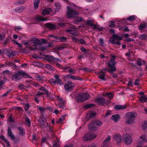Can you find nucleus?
Segmentation results:
<instances>
[{
  "instance_id": "obj_1",
  "label": "nucleus",
  "mask_w": 147,
  "mask_h": 147,
  "mask_svg": "<svg viewBox=\"0 0 147 147\" xmlns=\"http://www.w3.org/2000/svg\"><path fill=\"white\" fill-rule=\"evenodd\" d=\"M30 76L26 74L24 71L22 70L18 71L12 74L11 79L14 81H17L20 80L21 78H28Z\"/></svg>"
},
{
  "instance_id": "obj_2",
  "label": "nucleus",
  "mask_w": 147,
  "mask_h": 147,
  "mask_svg": "<svg viewBox=\"0 0 147 147\" xmlns=\"http://www.w3.org/2000/svg\"><path fill=\"white\" fill-rule=\"evenodd\" d=\"M81 7L74 4V24H78L80 22H83L84 21V18L82 17L79 16V13L78 11L80 9Z\"/></svg>"
},
{
  "instance_id": "obj_3",
  "label": "nucleus",
  "mask_w": 147,
  "mask_h": 147,
  "mask_svg": "<svg viewBox=\"0 0 147 147\" xmlns=\"http://www.w3.org/2000/svg\"><path fill=\"white\" fill-rule=\"evenodd\" d=\"M137 116V115L136 113L134 112H129L127 113L126 114V117L127 119L126 123L127 124L133 123Z\"/></svg>"
},
{
  "instance_id": "obj_4",
  "label": "nucleus",
  "mask_w": 147,
  "mask_h": 147,
  "mask_svg": "<svg viewBox=\"0 0 147 147\" xmlns=\"http://www.w3.org/2000/svg\"><path fill=\"white\" fill-rule=\"evenodd\" d=\"M90 98V96L88 93H84L80 94L77 96L76 100L78 102H83L85 100Z\"/></svg>"
},
{
  "instance_id": "obj_5",
  "label": "nucleus",
  "mask_w": 147,
  "mask_h": 147,
  "mask_svg": "<svg viewBox=\"0 0 147 147\" xmlns=\"http://www.w3.org/2000/svg\"><path fill=\"white\" fill-rule=\"evenodd\" d=\"M79 33L77 31L74 30V42L81 44L87 45L85 40L82 38L80 39L79 37L78 36L79 35Z\"/></svg>"
},
{
  "instance_id": "obj_6",
  "label": "nucleus",
  "mask_w": 147,
  "mask_h": 147,
  "mask_svg": "<svg viewBox=\"0 0 147 147\" xmlns=\"http://www.w3.org/2000/svg\"><path fill=\"white\" fill-rule=\"evenodd\" d=\"M96 137V134L92 133H88L85 134L83 136V140L85 141L90 140L95 138Z\"/></svg>"
},
{
  "instance_id": "obj_7",
  "label": "nucleus",
  "mask_w": 147,
  "mask_h": 147,
  "mask_svg": "<svg viewBox=\"0 0 147 147\" xmlns=\"http://www.w3.org/2000/svg\"><path fill=\"white\" fill-rule=\"evenodd\" d=\"M124 142L127 145H129L132 142V138L129 135L126 134L124 137Z\"/></svg>"
},
{
  "instance_id": "obj_8",
  "label": "nucleus",
  "mask_w": 147,
  "mask_h": 147,
  "mask_svg": "<svg viewBox=\"0 0 147 147\" xmlns=\"http://www.w3.org/2000/svg\"><path fill=\"white\" fill-rule=\"evenodd\" d=\"M97 104L100 106H103L104 103H106L107 101L103 98H98L96 100Z\"/></svg>"
},
{
  "instance_id": "obj_9",
  "label": "nucleus",
  "mask_w": 147,
  "mask_h": 147,
  "mask_svg": "<svg viewBox=\"0 0 147 147\" xmlns=\"http://www.w3.org/2000/svg\"><path fill=\"white\" fill-rule=\"evenodd\" d=\"M73 84V83L69 81L67 83H66L65 84L64 88L67 91H71L73 90V87L72 86Z\"/></svg>"
},
{
  "instance_id": "obj_10",
  "label": "nucleus",
  "mask_w": 147,
  "mask_h": 147,
  "mask_svg": "<svg viewBox=\"0 0 147 147\" xmlns=\"http://www.w3.org/2000/svg\"><path fill=\"white\" fill-rule=\"evenodd\" d=\"M45 57L46 60L49 63H51L52 64H55V58L54 57L49 55H47Z\"/></svg>"
},
{
  "instance_id": "obj_11",
  "label": "nucleus",
  "mask_w": 147,
  "mask_h": 147,
  "mask_svg": "<svg viewBox=\"0 0 147 147\" xmlns=\"http://www.w3.org/2000/svg\"><path fill=\"white\" fill-rule=\"evenodd\" d=\"M117 62L114 61L113 59H111L109 62L108 63V67L112 69L115 68V71H116V68L115 67V65L117 63Z\"/></svg>"
},
{
  "instance_id": "obj_12",
  "label": "nucleus",
  "mask_w": 147,
  "mask_h": 147,
  "mask_svg": "<svg viewBox=\"0 0 147 147\" xmlns=\"http://www.w3.org/2000/svg\"><path fill=\"white\" fill-rule=\"evenodd\" d=\"M7 136H8L10 137L12 140H14L16 139V137L14 135H13V133L9 127H8Z\"/></svg>"
},
{
  "instance_id": "obj_13",
  "label": "nucleus",
  "mask_w": 147,
  "mask_h": 147,
  "mask_svg": "<svg viewBox=\"0 0 147 147\" xmlns=\"http://www.w3.org/2000/svg\"><path fill=\"white\" fill-rule=\"evenodd\" d=\"M67 7L68 10L67 13V18H70L72 16H74V10L68 6H67Z\"/></svg>"
},
{
  "instance_id": "obj_14",
  "label": "nucleus",
  "mask_w": 147,
  "mask_h": 147,
  "mask_svg": "<svg viewBox=\"0 0 147 147\" xmlns=\"http://www.w3.org/2000/svg\"><path fill=\"white\" fill-rule=\"evenodd\" d=\"M113 138L116 141L117 144L120 143L121 141V136L119 134L113 135Z\"/></svg>"
},
{
  "instance_id": "obj_15",
  "label": "nucleus",
  "mask_w": 147,
  "mask_h": 147,
  "mask_svg": "<svg viewBox=\"0 0 147 147\" xmlns=\"http://www.w3.org/2000/svg\"><path fill=\"white\" fill-rule=\"evenodd\" d=\"M94 123V121H92L89 124L88 126L89 129L91 131H94L96 129L97 127Z\"/></svg>"
},
{
  "instance_id": "obj_16",
  "label": "nucleus",
  "mask_w": 147,
  "mask_h": 147,
  "mask_svg": "<svg viewBox=\"0 0 147 147\" xmlns=\"http://www.w3.org/2000/svg\"><path fill=\"white\" fill-rule=\"evenodd\" d=\"M127 108V106L126 105H115L114 108L117 111L124 109Z\"/></svg>"
},
{
  "instance_id": "obj_17",
  "label": "nucleus",
  "mask_w": 147,
  "mask_h": 147,
  "mask_svg": "<svg viewBox=\"0 0 147 147\" xmlns=\"http://www.w3.org/2000/svg\"><path fill=\"white\" fill-rule=\"evenodd\" d=\"M45 26L47 28L50 29H53L56 28V26L55 25L51 24L50 23H46L45 25Z\"/></svg>"
},
{
  "instance_id": "obj_18",
  "label": "nucleus",
  "mask_w": 147,
  "mask_h": 147,
  "mask_svg": "<svg viewBox=\"0 0 147 147\" xmlns=\"http://www.w3.org/2000/svg\"><path fill=\"white\" fill-rule=\"evenodd\" d=\"M51 11H52V10L51 8H45L43 10L42 12V14L43 15H45L46 14H49Z\"/></svg>"
},
{
  "instance_id": "obj_19",
  "label": "nucleus",
  "mask_w": 147,
  "mask_h": 147,
  "mask_svg": "<svg viewBox=\"0 0 147 147\" xmlns=\"http://www.w3.org/2000/svg\"><path fill=\"white\" fill-rule=\"evenodd\" d=\"M120 115L118 114L113 115L111 117L112 119L115 122L117 121L120 119Z\"/></svg>"
},
{
  "instance_id": "obj_20",
  "label": "nucleus",
  "mask_w": 147,
  "mask_h": 147,
  "mask_svg": "<svg viewBox=\"0 0 147 147\" xmlns=\"http://www.w3.org/2000/svg\"><path fill=\"white\" fill-rule=\"evenodd\" d=\"M0 139L1 140L4 141L5 142L7 143V145L6 146L7 147H9L10 144L9 143V141L7 139H6L4 136L3 135H1L0 136Z\"/></svg>"
},
{
  "instance_id": "obj_21",
  "label": "nucleus",
  "mask_w": 147,
  "mask_h": 147,
  "mask_svg": "<svg viewBox=\"0 0 147 147\" xmlns=\"http://www.w3.org/2000/svg\"><path fill=\"white\" fill-rule=\"evenodd\" d=\"M102 70L104 71H107L109 73L112 74H113V72L115 71V68L112 69L111 68L107 69V67H105L102 69Z\"/></svg>"
},
{
  "instance_id": "obj_22",
  "label": "nucleus",
  "mask_w": 147,
  "mask_h": 147,
  "mask_svg": "<svg viewBox=\"0 0 147 147\" xmlns=\"http://www.w3.org/2000/svg\"><path fill=\"white\" fill-rule=\"evenodd\" d=\"M40 0H34L33 3L34 9H37L38 7V5L40 2Z\"/></svg>"
},
{
  "instance_id": "obj_23",
  "label": "nucleus",
  "mask_w": 147,
  "mask_h": 147,
  "mask_svg": "<svg viewBox=\"0 0 147 147\" xmlns=\"http://www.w3.org/2000/svg\"><path fill=\"white\" fill-rule=\"evenodd\" d=\"M92 27L91 28L94 30H97L99 31H101L102 30V28H99L98 27V26L95 24H93L92 26H91Z\"/></svg>"
},
{
  "instance_id": "obj_24",
  "label": "nucleus",
  "mask_w": 147,
  "mask_h": 147,
  "mask_svg": "<svg viewBox=\"0 0 147 147\" xmlns=\"http://www.w3.org/2000/svg\"><path fill=\"white\" fill-rule=\"evenodd\" d=\"M18 129L19 130V134L23 136L25 134V129L21 127H19L18 128Z\"/></svg>"
},
{
  "instance_id": "obj_25",
  "label": "nucleus",
  "mask_w": 147,
  "mask_h": 147,
  "mask_svg": "<svg viewBox=\"0 0 147 147\" xmlns=\"http://www.w3.org/2000/svg\"><path fill=\"white\" fill-rule=\"evenodd\" d=\"M32 42L35 44L34 45L35 46H37L38 45H41L42 44L41 41L38 39L33 40Z\"/></svg>"
},
{
  "instance_id": "obj_26",
  "label": "nucleus",
  "mask_w": 147,
  "mask_h": 147,
  "mask_svg": "<svg viewBox=\"0 0 147 147\" xmlns=\"http://www.w3.org/2000/svg\"><path fill=\"white\" fill-rule=\"evenodd\" d=\"M67 38L63 36L61 37L58 36V38L57 40H59V41H57L61 42H66Z\"/></svg>"
},
{
  "instance_id": "obj_27",
  "label": "nucleus",
  "mask_w": 147,
  "mask_h": 147,
  "mask_svg": "<svg viewBox=\"0 0 147 147\" xmlns=\"http://www.w3.org/2000/svg\"><path fill=\"white\" fill-rule=\"evenodd\" d=\"M95 104L93 103H91L87 105H83V107L86 109L94 107Z\"/></svg>"
},
{
  "instance_id": "obj_28",
  "label": "nucleus",
  "mask_w": 147,
  "mask_h": 147,
  "mask_svg": "<svg viewBox=\"0 0 147 147\" xmlns=\"http://www.w3.org/2000/svg\"><path fill=\"white\" fill-rule=\"evenodd\" d=\"M142 128L145 130L147 128V121L145 120L142 123Z\"/></svg>"
},
{
  "instance_id": "obj_29",
  "label": "nucleus",
  "mask_w": 147,
  "mask_h": 147,
  "mask_svg": "<svg viewBox=\"0 0 147 147\" xmlns=\"http://www.w3.org/2000/svg\"><path fill=\"white\" fill-rule=\"evenodd\" d=\"M105 74L103 71H101L99 74V77L102 80H105Z\"/></svg>"
},
{
  "instance_id": "obj_30",
  "label": "nucleus",
  "mask_w": 147,
  "mask_h": 147,
  "mask_svg": "<svg viewBox=\"0 0 147 147\" xmlns=\"http://www.w3.org/2000/svg\"><path fill=\"white\" fill-rule=\"evenodd\" d=\"M112 39H114L115 40H122V38L120 36H118L117 34H114L113 35V37Z\"/></svg>"
},
{
  "instance_id": "obj_31",
  "label": "nucleus",
  "mask_w": 147,
  "mask_h": 147,
  "mask_svg": "<svg viewBox=\"0 0 147 147\" xmlns=\"http://www.w3.org/2000/svg\"><path fill=\"white\" fill-rule=\"evenodd\" d=\"M80 50L82 52L84 53V54L86 56H87V54L88 53V51H89L88 49H86L84 47H81L80 48Z\"/></svg>"
},
{
  "instance_id": "obj_32",
  "label": "nucleus",
  "mask_w": 147,
  "mask_h": 147,
  "mask_svg": "<svg viewBox=\"0 0 147 147\" xmlns=\"http://www.w3.org/2000/svg\"><path fill=\"white\" fill-rule=\"evenodd\" d=\"M38 121L40 123V124L41 127L43 128H44L45 127V121L43 119L41 118V119L38 120Z\"/></svg>"
},
{
  "instance_id": "obj_33",
  "label": "nucleus",
  "mask_w": 147,
  "mask_h": 147,
  "mask_svg": "<svg viewBox=\"0 0 147 147\" xmlns=\"http://www.w3.org/2000/svg\"><path fill=\"white\" fill-rule=\"evenodd\" d=\"M6 55L9 57L13 56L15 55L13 53L11 50H8L7 52Z\"/></svg>"
},
{
  "instance_id": "obj_34",
  "label": "nucleus",
  "mask_w": 147,
  "mask_h": 147,
  "mask_svg": "<svg viewBox=\"0 0 147 147\" xmlns=\"http://www.w3.org/2000/svg\"><path fill=\"white\" fill-rule=\"evenodd\" d=\"M114 95V94L111 92H107L105 94V96L107 98L110 99H112Z\"/></svg>"
},
{
  "instance_id": "obj_35",
  "label": "nucleus",
  "mask_w": 147,
  "mask_h": 147,
  "mask_svg": "<svg viewBox=\"0 0 147 147\" xmlns=\"http://www.w3.org/2000/svg\"><path fill=\"white\" fill-rule=\"evenodd\" d=\"M94 121V123L96 125L97 127L101 126L102 124V122L100 120H96Z\"/></svg>"
},
{
  "instance_id": "obj_36",
  "label": "nucleus",
  "mask_w": 147,
  "mask_h": 147,
  "mask_svg": "<svg viewBox=\"0 0 147 147\" xmlns=\"http://www.w3.org/2000/svg\"><path fill=\"white\" fill-rule=\"evenodd\" d=\"M115 22L114 21H111L109 22V27L110 28H115L116 26Z\"/></svg>"
},
{
  "instance_id": "obj_37",
  "label": "nucleus",
  "mask_w": 147,
  "mask_h": 147,
  "mask_svg": "<svg viewBox=\"0 0 147 147\" xmlns=\"http://www.w3.org/2000/svg\"><path fill=\"white\" fill-rule=\"evenodd\" d=\"M52 82L54 84L57 83V84L60 85H62L63 84L62 81L60 79H58V80H56V81L55 80L54 81H52Z\"/></svg>"
},
{
  "instance_id": "obj_38",
  "label": "nucleus",
  "mask_w": 147,
  "mask_h": 147,
  "mask_svg": "<svg viewBox=\"0 0 147 147\" xmlns=\"http://www.w3.org/2000/svg\"><path fill=\"white\" fill-rule=\"evenodd\" d=\"M137 64L139 66H141L142 64L144 63L145 62L142 60H141L140 59H138L136 61Z\"/></svg>"
},
{
  "instance_id": "obj_39",
  "label": "nucleus",
  "mask_w": 147,
  "mask_h": 147,
  "mask_svg": "<svg viewBox=\"0 0 147 147\" xmlns=\"http://www.w3.org/2000/svg\"><path fill=\"white\" fill-rule=\"evenodd\" d=\"M146 26V23L144 22V24H141L139 25V29L142 30Z\"/></svg>"
},
{
  "instance_id": "obj_40",
  "label": "nucleus",
  "mask_w": 147,
  "mask_h": 147,
  "mask_svg": "<svg viewBox=\"0 0 147 147\" xmlns=\"http://www.w3.org/2000/svg\"><path fill=\"white\" fill-rule=\"evenodd\" d=\"M63 78H67L68 79H72L74 80V76L71 75L70 74L64 75L63 76Z\"/></svg>"
},
{
  "instance_id": "obj_41",
  "label": "nucleus",
  "mask_w": 147,
  "mask_h": 147,
  "mask_svg": "<svg viewBox=\"0 0 147 147\" xmlns=\"http://www.w3.org/2000/svg\"><path fill=\"white\" fill-rule=\"evenodd\" d=\"M36 20L39 21H44L47 20L46 18H43L41 16H39L36 17Z\"/></svg>"
},
{
  "instance_id": "obj_42",
  "label": "nucleus",
  "mask_w": 147,
  "mask_h": 147,
  "mask_svg": "<svg viewBox=\"0 0 147 147\" xmlns=\"http://www.w3.org/2000/svg\"><path fill=\"white\" fill-rule=\"evenodd\" d=\"M146 96H143L140 97V101L141 102L144 103L146 102Z\"/></svg>"
},
{
  "instance_id": "obj_43",
  "label": "nucleus",
  "mask_w": 147,
  "mask_h": 147,
  "mask_svg": "<svg viewBox=\"0 0 147 147\" xmlns=\"http://www.w3.org/2000/svg\"><path fill=\"white\" fill-rule=\"evenodd\" d=\"M93 22V21L92 19L88 20H87L86 22V24L87 25H89L90 26H92Z\"/></svg>"
},
{
  "instance_id": "obj_44",
  "label": "nucleus",
  "mask_w": 147,
  "mask_h": 147,
  "mask_svg": "<svg viewBox=\"0 0 147 147\" xmlns=\"http://www.w3.org/2000/svg\"><path fill=\"white\" fill-rule=\"evenodd\" d=\"M111 137L110 136H108L105 139L103 142L104 144H106L109 142L111 140Z\"/></svg>"
},
{
  "instance_id": "obj_45",
  "label": "nucleus",
  "mask_w": 147,
  "mask_h": 147,
  "mask_svg": "<svg viewBox=\"0 0 147 147\" xmlns=\"http://www.w3.org/2000/svg\"><path fill=\"white\" fill-rule=\"evenodd\" d=\"M138 38H139L142 40H145L147 38V35L145 34H144L143 35H140L139 36Z\"/></svg>"
},
{
  "instance_id": "obj_46",
  "label": "nucleus",
  "mask_w": 147,
  "mask_h": 147,
  "mask_svg": "<svg viewBox=\"0 0 147 147\" xmlns=\"http://www.w3.org/2000/svg\"><path fill=\"white\" fill-rule=\"evenodd\" d=\"M115 40L114 39H112L110 41L111 42L112 44H115L118 45L120 44V42L119 41V40H117L116 42H115Z\"/></svg>"
},
{
  "instance_id": "obj_47",
  "label": "nucleus",
  "mask_w": 147,
  "mask_h": 147,
  "mask_svg": "<svg viewBox=\"0 0 147 147\" xmlns=\"http://www.w3.org/2000/svg\"><path fill=\"white\" fill-rule=\"evenodd\" d=\"M46 128L47 130L49 132H53V128L51 126L49 127H46Z\"/></svg>"
},
{
  "instance_id": "obj_48",
  "label": "nucleus",
  "mask_w": 147,
  "mask_h": 147,
  "mask_svg": "<svg viewBox=\"0 0 147 147\" xmlns=\"http://www.w3.org/2000/svg\"><path fill=\"white\" fill-rule=\"evenodd\" d=\"M25 121L27 123V125L28 127L30 126L31 122L30 119L28 117H27Z\"/></svg>"
},
{
  "instance_id": "obj_49",
  "label": "nucleus",
  "mask_w": 147,
  "mask_h": 147,
  "mask_svg": "<svg viewBox=\"0 0 147 147\" xmlns=\"http://www.w3.org/2000/svg\"><path fill=\"white\" fill-rule=\"evenodd\" d=\"M13 109L14 110H17L19 111H23V109L22 107H13Z\"/></svg>"
},
{
  "instance_id": "obj_50",
  "label": "nucleus",
  "mask_w": 147,
  "mask_h": 147,
  "mask_svg": "<svg viewBox=\"0 0 147 147\" xmlns=\"http://www.w3.org/2000/svg\"><path fill=\"white\" fill-rule=\"evenodd\" d=\"M46 67L47 68L53 70H55V68L49 64H47L46 65Z\"/></svg>"
},
{
  "instance_id": "obj_51",
  "label": "nucleus",
  "mask_w": 147,
  "mask_h": 147,
  "mask_svg": "<svg viewBox=\"0 0 147 147\" xmlns=\"http://www.w3.org/2000/svg\"><path fill=\"white\" fill-rule=\"evenodd\" d=\"M127 19L129 21H134L135 20V17L133 16H130L128 17Z\"/></svg>"
},
{
  "instance_id": "obj_52",
  "label": "nucleus",
  "mask_w": 147,
  "mask_h": 147,
  "mask_svg": "<svg viewBox=\"0 0 147 147\" xmlns=\"http://www.w3.org/2000/svg\"><path fill=\"white\" fill-rule=\"evenodd\" d=\"M5 64L7 66H13V63L10 62L9 61H6L5 63Z\"/></svg>"
},
{
  "instance_id": "obj_53",
  "label": "nucleus",
  "mask_w": 147,
  "mask_h": 147,
  "mask_svg": "<svg viewBox=\"0 0 147 147\" xmlns=\"http://www.w3.org/2000/svg\"><path fill=\"white\" fill-rule=\"evenodd\" d=\"M140 138L141 139H142V141L143 142H146L147 141V139L146 138L145 136L143 135L141 136Z\"/></svg>"
},
{
  "instance_id": "obj_54",
  "label": "nucleus",
  "mask_w": 147,
  "mask_h": 147,
  "mask_svg": "<svg viewBox=\"0 0 147 147\" xmlns=\"http://www.w3.org/2000/svg\"><path fill=\"white\" fill-rule=\"evenodd\" d=\"M24 109L26 111H27L29 109L30 106L28 104H26L24 105Z\"/></svg>"
},
{
  "instance_id": "obj_55",
  "label": "nucleus",
  "mask_w": 147,
  "mask_h": 147,
  "mask_svg": "<svg viewBox=\"0 0 147 147\" xmlns=\"http://www.w3.org/2000/svg\"><path fill=\"white\" fill-rule=\"evenodd\" d=\"M38 109L40 111L43 112L47 110L45 108H43L41 107H38Z\"/></svg>"
},
{
  "instance_id": "obj_56",
  "label": "nucleus",
  "mask_w": 147,
  "mask_h": 147,
  "mask_svg": "<svg viewBox=\"0 0 147 147\" xmlns=\"http://www.w3.org/2000/svg\"><path fill=\"white\" fill-rule=\"evenodd\" d=\"M60 145L58 141L55 142V143L53 144V147H59Z\"/></svg>"
},
{
  "instance_id": "obj_57",
  "label": "nucleus",
  "mask_w": 147,
  "mask_h": 147,
  "mask_svg": "<svg viewBox=\"0 0 147 147\" xmlns=\"http://www.w3.org/2000/svg\"><path fill=\"white\" fill-rule=\"evenodd\" d=\"M110 56L111 57V59H113V60L114 61H115L116 59L117 58V56L115 55H114L112 54H111L110 55Z\"/></svg>"
},
{
  "instance_id": "obj_58",
  "label": "nucleus",
  "mask_w": 147,
  "mask_h": 147,
  "mask_svg": "<svg viewBox=\"0 0 147 147\" xmlns=\"http://www.w3.org/2000/svg\"><path fill=\"white\" fill-rule=\"evenodd\" d=\"M11 37L10 36H9L7 38V39H6V40L4 42L5 44H6L8 43L9 41L11 40Z\"/></svg>"
},
{
  "instance_id": "obj_59",
  "label": "nucleus",
  "mask_w": 147,
  "mask_h": 147,
  "mask_svg": "<svg viewBox=\"0 0 147 147\" xmlns=\"http://www.w3.org/2000/svg\"><path fill=\"white\" fill-rule=\"evenodd\" d=\"M104 43V42L103 39L101 38H100L99 41V43L100 45L101 46H103Z\"/></svg>"
},
{
  "instance_id": "obj_60",
  "label": "nucleus",
  "mask_w": 147,
  "mask_h": 147,
  "mask_svg": "<svg viewBox=\"0 0 147 147\" xmlns=\"http://www.w3.org/2000/svg\"><path fill=\"white\" fill-rule=\"evenodd\" d=\"M48 37H52L54 38V39H56L57 40L58 38V36H55L53 35H49L48 36Z\"/></svg>"
},
{
  "instance_id": "obj_61",
  "label": "nucleus",
  "mask_w": 147,
  "mask_h": 147,
  "mask_svg": "<svg viewBox=\"0 0 147 147\" xmlns=\"http://www.w3.org/2000/svg\"><path fill=\"white\" fill-rule=\"evenodd\" d=\"M65 47H63L62 45H60L57 47V49L58 50H63L65 49Z\"/></svg>"
},
{
  "instance_id": "obj_62",
  "label": "nucleus",
  "mask_w": 147,
  "mask_h": 147,
  "mask_svg": "<svg viewBox=\"0 0 147 147\" xmlns=\"http://www.w3.org/2000/svg\"><path fill=\"white\" fill-rule=\"evenodd\" d=\"M74 80H82V79L80 77H78L77 76H74Z\"/></svg>"
},
{
  "instance_id": "obj_63",
  "label": "nucleus",
  "mask_w": 147,
  "mask_h": 147,
  "mask_svg": "<svg viewBox=\"0 0 147 147\" xmlns=\"http://www.w3.org/2000/svg\"><path fill=\"white\" fill-rule=\"evenodd\" d=\"M41 43L43 44H46L47 43V41L44 38H42L41 39Z\"/></svg>"
},
{
  "instance_id": "obj_64",
  "label": "nucleus",
  "mask_w": 147,
  "mask_h": 147,
  "mask_svg": "<svg viewBox=\"0 0 147 147\" xmlns=\"http://www.w3.org/2000/svg\"><path fill=\"white\" fill-rule=\"evenodd\" d=\"M8 119L11 122H14V121L13 119L12 116L11 115H9V117H8Z\"/></svg>"
}]
</instances>
